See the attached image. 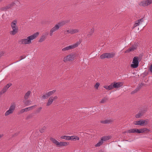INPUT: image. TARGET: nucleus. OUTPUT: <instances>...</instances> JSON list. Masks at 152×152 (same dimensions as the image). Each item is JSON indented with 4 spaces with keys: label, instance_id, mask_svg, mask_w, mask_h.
Here are the masks:
<instances>
[{
    "label": "nucleus",
    "instance_id": "1",
    "mask_svg": "<svg viewBox=\"0 0 152 152\" xmlns=\"http://www.w3.org/2000/svg\"><path fill=\"white\" fill-rule=\"evenodd\" d=\"M39 34L38 32H36L34 34L28 37L27 38L23 39L20 40L19 42L22 44H29L31 43V40L37 37Z\"/></svg>",
    "mask_w": 152,
    "mask_h": 152
},
{
    "label": "nucleus",
    "instance_id": "2",
    "mask_svg": "<svg viewBox=\"0 0 152 152\" xmlns=\"http://www.w3.org/2000/svg\"><path fill=\"white\" fill-rule=\"evenodd\" d=\"M17 21L16 20H13L11 23V26L12 30L10 31V34L14 35L18 32V27L16 26Z\"/></svg>",
    "mask_w": 152,
    "mask_h": 152
},
{
    "label": "nucleus",
    "instance_id": "3",
    "mask_svg": "<svg viewBox=\"0 0 152 152\" xmlns=\"http://www.w3.org/2000/svg\"><path fill=\"white\" fill-rule=\"evenodd\" d=\"M76 57L75 54L71 53L67 55L64 58V61L66 62L68 61H72L74 60Z\"/></svg>",
    "mask_w": 152,
    "mask_h": 152
},
{
    "label": "nucleus",
    "instance_id": "4",
    "mask_svg": "<svg viewBox=\"0 0 152 152\" xmlns=\"http://www.w3.org/2000/svg\"><path fill=\"white\" fill-rule=\"evenodd\" d=\"M80 44L79 42H77L76 43L73 45H70L62 49V51L63 52H66L67 51L71 49H74L76 47Z\"/></svg>",
    "mask_w": 152,
    "mask_h": 152
},
{
    "label": "nucleus",
    "instance_id": "5",
    "mask_svg": "<svg viewBox=\"0 0 152 152\" xmlns=\"http://www.w3.org/2000/svg\"><path fill=\"white\" fill-rule=\"evenodd\" d=\"M138 58V56H135L134 57L132 62L133 64L131 65V67L136 68L138 67L139 63V60Z\"/></svg>",
    "mask_w": 152,
    "mask_h": 152
},
{
    "label": "nucleus",
    "instance_id": "6",
    "mask_svg": "<svg viewBox=\"0 0 152 152\" xmlns=\"http://www.w3.org/2000/svg\"><path fill=\"white\" fill-rule=\"evenodd\" d=\"M115 56V53H105L103 54L100 56L101 59H104L105 58H110L113 57Z\"/></svg>",
    "mask_w": 152,
    "mask_h": 152
},
{
    "label": "nucleus",
    "instance_id": "7",
    "mask_svg": "<svg viewBox=\"0 0 152 152\" xmlns=\"http://www.w3.org/2000/svg\"><path fill=\"white\" fill-rule=\"evenodd\" d=\"M56 91V90H53L52 91H49L45 94H43L41 97V98L44 99H47L49 96L55 93Z\"/></svg>",
    "mask_w": 152,
    "mask_h": 152
},
{
    "label": "nucleus",
    "instance_id": "8",
    "mask_svg": "<svg viewBox=\"0 0 152 152\" xmlns=\"http://www.w3.org/2000/svg\"><path fill=\"white\" fill-rule=\"evenodd\" d=\"M15 108V104L12 103L11 104L9 109L6 112L5 114V116H7L10 114L12 113Z\"/></svg>",
    "mask_w": 152,
    "mask_h": 152
},
{
    "label": "nucleus",
    "instance_id": "9",
    "mask_svg": "<svg viewBox=\"0 0 152 152\" xmlns=\"http://www.w3.org/2000/svg\"><path fill=\"white\" fill-rule=\"evenodd\" d=\"M137 43H135L134 45H132L129 48L124 52L125 53H128L130 52L136 50L137 48Z\"/></svg>",
    "mask_w": 152,
    "mask_h": 152
},
{
    "label": "nucleus",
    "instance_id": "10",
    "mask_svg": "<svg viewBox=\"0 0 152 152\" xmlns=\"http://www.w3.org/2000/svg\"><path fill=\"white\" fill-rule=\"evenodd\" d=\"M137 133H148L149 131V130L147 128H144L143 129H137Z\"/></svg>",
    "mask_w": 152,
    "mask_h": 152
},
{
    "label": "nucleus",
    "instance_id": "11",
    "mask_svg": "<svg viewBox=\"0 0 152 152\" xmlns=\"http://www.w3.org/2000/svg\"><path fill=\"white\" fill-rule=\"evenodd\" d=\"M149 2L148 0L143 1L139 4L140 6L145 7L149 5Z\"/></svg>",
    "mask_w": 152,
    "mask_h": 152
},
{
    "label": "nucleus",
    "instance_id": "12",
    "mask_svg": "<svg viewBox=\"0 0 152 152\" xmlns=\"http://www.w3.org/2000/svg\"><path fill=\"white\" fill-rule=\"evenodd\" d=\"M12 85L11 83L8 84L7 85H6L2 89L1 91V94H3L5 92L8 90V88Z\"/></svg>",
    "mask_w": 152,
    "mask_h": 152
},
{
    "label": "nucleus",
    "instance_id": "13",
    "mask_svg": "<svg viewBox=\"0 0 152 152\" xmlns=\"http://www.w3.org/2000/svg\"><path fill=\"white\" fill-rule=\"evenodd\" d=\"M123 85V82H118L116 83L115 82L113 83V86L114 87H115V88H118L122 86Z\"/></svg>",
    "mask_w": 152,
    "mask_h": 152
},
{
    "label": "nucleus",
    "instance_id": "14",
    "mask_svg": "<svg viewBox=\"0 0 152 152\" xmlns=\"http://www.w3.org/2000/svg\"><path fill=\"white\" fill-rule=\"evenodd\" d=\"M69 21V20H65L57 24L59 26L60 28V27L62 26L65 25L66 23H68Z\"/></svg>",
    "mask_w": 152,
    "mask_h": 152
},
{
    "label": "nucleus",
    "instance_id": "15",
    "mask_svg": "<svg viewBox=\"0 0 152 152\" xmlns=\"http://www.w3.org/2000/svg\"><path fill=\"white\" fill-rule=\"evenodd\" d=\"M113 120L112 119H110L108 120H105L104 121H101L100 123L103 124H107L111 123L113 122Z\"/></svg>",
    "mask_w": 152,
    "mask_h": 152
},
{
    "label": "nucleus",
    "instance_id": "16",
    "mask_svg": "<svg viewBox=\"0 0 152 152\" xmlns=\"http://www.w3.org/2000/svg\"><path fill=\"white\" fill-rule=\"evenodd\" d=\"M69 143L68 142H59L57 145L58 147H61L62 146H65L68 145Z\"/></svg>",
    "mask_w": 152,
    "mask_h": 152
},
{
    "label": "nucleus",
    "instance_id": "17",
    "mask_svg": "<svg viewBox=\"0 0 152 152\" xmlns=\"http://www.w3.org/2000/svg\"><path fill=\"white\" fill-rule=\"evenodd\" d=\"M53 101V97H50L48 99L47 102L46 104V106H49L52 103Z\"/></svg>",
    "mask_w": 152,
    "mask_h": 152
},
{
    "label": "nucleus",
    "instance_id": "18",
    "mask_svg": "<svg viewBox=\"0 0 152 152\" xmlns=\"http://www.w3.org/2000/svg\"><path fill=\"white\" fill-rule=\"evenodd\" d=\"M143 18H142L141 19H139L138 20H137L136 21L134 25L133 28H134L136 26H139V25L140 23H141L143 22Z\"/></svg>",
    "mask_w": 152,
    "mask_h": 152
},
{
    "label": "nucleus",
    "instance_id": "19",
    "mask_svg": "<svg viewBox=\"0 0 152 152\" xmlns=\"http://www.w3.org/2000/svg\"><path fill=\"white\" fill-rule=\"evenodd\" d=\"M145 120H140L139 121H135L134 124L136 125H142L145 124Z\"/></svg>",
    "mask_w": 152,
    "mask_h": 152
},
{
    "label": "nucleus",
    "instance_id": "20",
    "mask_svg": "<svg viewBox=\"0 0 152 152\" xmlns=\"http://www.w3.org/2000/svg\"><path fill=\"white\" fill-rule=\"evenodd\" d=\"M23 102L25 105L28 106L31 104L32 103V101L29 100H26L23 101Z\"/></svg>",
    "mask_w": 152,
    "mask_h": 152
},
{
    "label": "nucleus",
    "instance_id": "21",
    "mask_svg": "<svg viewBox=\"0 0 152 152\" xmlns=\"http://www.w3.org/2000/svg\"><path fill=\"white\" fill-rule=\"evenodd\" d=\"M30 94L31 91H28L24 96V99L26 100L28 98Z\"/></svg>",
    "mask_w": 152,
    "mask_h": 152
},
{
    "label": "nucleus",
    "instance_id": "22",
    "mask_svg": "<svg viewBox=\"0 0 152 152\" xmlns=\"http://www.w3.org/2000/svg\"><path fill=\"white\" fill-rule=\"evenodd\" d=\"M59 28V26L56 24L52 28L51 30L53 32H54L55 31L58 30Z\"/></svg>",
    "mask_w": 152,
    "mask_h": 152
},
{
    "label": "nucleus",
    "instance_id": "23",
    "mask_svg": "<svg viewBox=\"0 0 152 152\" xmlns=\"http://www.w3.org/2000/svg\"><path fill=\"white\" fill-rule=\"evenodd\" d=\"M46 38V36L45 35H43L40 37L39 42H42Z\"/></svg>",
    "mask_w": 152,
    "mask_h": 152
},
{
    "label": "nucleus",
    "instance_id": "24",
    "mask_svg": "<svg viewBox=\"0 0 152 152\" xmlns=\"http://www.w3.org/2000/svg\"><path fill=\"white\" fill-rule=\"evenodd\" d=\"M137 129H133L129 130L128 131V132L129 133H137Z\"/></svg>",
    "mask_w": 152,
    "mask_h": 152
},
{
    "label": "nucleus",
    "instance_id": "25",
    "mask_svg": "<svg viewBox=\"0 0 152 152\" xmlns=\"http://www.w3.org/2000/svg\"><path fill=\"white\" fill-rule=\"evenodd\" d=\"M50 140L54 143L56 144V145H58V142L54 138H52V137H50Z\"/></svg>",
    "mask_w": 152,
    "mask_h": 152
},
{
    "label": "nucleus",
    "instance_id": "26",
    "mask_svg": "<svg viewBox=\"0 0 152 152\" xmlns=\"http://www.w3.org/2000/svg\"><path fill=\"white\" fill-rule=\"evenodd\" d=\"M61 138L62 139H64L67 140H70L71 138V137L68 136H62L61 137Z\"/></svg>",
    "mask_w": 152,
    "mask_h": 152
},
{
    "label": "nucleus",
    "instance_id": "27",
    "mask_svg": "<svg viewBox=\"0 0 152 152\" xmlns=\"http://www.w3.org/2000/svg\"><path fill=\"white\" fill-rule=\"evenodd\" d=\"M70 137H71V138L70 140H79V138L78 137L75 136H70Z\"/></svg>",
    "mask_w": 152,
    "mask_h": 152
},
{
    "label": "nucleus",
    "instance_id": "28",
    "mask_svg": "<svg viewBox=\"0 0 152 152\" xmlns=\"http://www.w3.org/2000/svg\"><path fill=\"white\" fill-rule=\"evenodd\" d=\"M110 138V136H106L103 137L101 138V140L105 141L106 140H109Z\"/></svg>",
    "mask_w": 152,
    "mask_h": 152
},
{
    "label": "nucleus",
    "instance_id": "29",
    "mask_svg": "<svg viewBox=\"0 0 152 152\" xmlns=\"http://www.w3.org/2000/svg\"><path fill=\"white\" fill-rule=\"evenodd\" d=\"M71 34H74L77 33L79 32V30L77 29H70Z\"/></svg>",
    "mask_w": 152,
    "mask_h": 152
},
{
    "label": "nucleus",
    "instance_id": "30",
    "mask_svg": "<svg viewBox=\"0 0 152 152\" xmlns=\"http://www.w3.org/2000/svg\"><path fill=\"white\" fill-rule=\"evenodd\" d=\"M144 85V83H141L138 85L137 88L138 90L139 91L141 88Z\"/></svg>",
    "mask_w": 152,
    "mask_h": 152
},
{
    "label": "nucleus",
    "instance_id": "31",
    "mask_svg": "<svg viewBox=\"0 0 152 152\" xmlns=\"http://www.w3.org/2000/svg\"><path fill=\"white\" fill-rule=\"evenodd\" d=\"M108 99V97H105L103 98L100 102V103H104Z\"/></svg>",
    "mask_w": 152,
    "mask_h": 152
},
{
    "label": "nucleus",
    "instance_id": "32",
    "mask_svg": "<svg viewBox=\"0 0 152 152\" xmlns=\"http://www.w3.org/2000/svg\"><path fill=\"white\" fill-rule=\"evenodd\" d=\"M103 143V141H100L98 143L96 144L95 146L96 147L99 146L102 144Z\"/></svg>",
    "mask_w": 152,
    "mask_h": 152
},
{
    "label": "nucleus",
    "instance_id": "33",
    "mask_svg": "<svg viewBox=\"0 0 152 152\" xmlns=\"http://www.w3.org/2000/svg\"><path fill=\"white\" fill-rule=\"evenodd\" d=\"M10 9V7L9 6V5H8L7 6L4 7H2L1 8V10H2L5 11L6 10Z\"/></svg>",
    "mask_w": 152,
    "mask_h": 152
},
{
    "label": "nucleus",
    "instance_id": "34",
    "mask_svg": "<svg viewBox=\"0 0 152 152\" xmlns=\"http://www.w3.org/2000/svg\"><path fill=\"white\" fill-rule=\"evenodd\" d=\"M33 116H34V114L33 113H31V114H29L27 116V117H26V119H30V118H32Z\"/></svg>",
    "mask_w": 152,
    "mask_h": 152
},
{
    "label": "nucleus",
    "instance_id": "35",
    "mask_svg": "<svg viewBox=\"0 0 152 152\" xmlns=\"http://www.w3.org/2000/svg\"><path fill=\"white\" fill-rule=\"evenodd\" d=\"M113 83H111L110 85L109 86V90H110L113 89L115 87H113Z\"/></svg>",
    "mask_w": 152,
    "mask_h": 152
},
{
    "label": "nucleus",
    "instance_id": "36",
    "mask_svg": "<svg viewBox=\"0 0 152 152\" xmlns=\"http://www.w3.org/2000/svg\"><path fill=\"white\" fill-rule=\"evenodd\" d=\"M94 29L93 28H92L91 29V31H90L89 34L88 35V36L89 37L94 32Z\"/></svg>",
    "mask_w": 152,
    "mask_h": 152
},
{
    "label": "nucleus",
    "instance_id": "37",
    "mask_svg": "<svg viewBox=\"0 0 152 152\" xmlns=\"http://www.w3.org/2000/svg\"><path fill=\"white\" fill-rule=\"evenodd\" d=\"M15 4V3L12 2L11 4H8L10 7V8H11L13 6H14Z\"/></svg>",
    "mask_w": 152,
    "mask_h": 152
},
{
    "label": "nucleus",
    "instance_id": "38",
    "mask_svg": "<svg viewBox=\"0 0 152 152\" xmlns=\"http://www.w3.org/2000/svg\"><path fill=\"white\" fill-rule=\"evenodd\" d=\"M100 85V84L99 83H96L94 85V87L96 89H98Z\"/></svg>",
    "mask_w": 152,
    "mask_h": 152
},
{
    "label": "nucleus",
    "instance_id": "39",
    "mask_svg": "<svg viewBox=\"0 0 152 152\" xmlns=\"http://www.w3.org/2000/svg\"><path fill=\"white\" fill-rule=\"evenodd\" d=\"M46 129V127L45 126H43L42 129L40 130V131L41 133H42Z\"/></svg>",
    "mask_w": 152,
    "mask_h": 152
},
{
    "label": "nucleus",
    "instance_id": "40",
    "mask_svg": "<svg viewBox=\"0 0 152 152\" xmlns=\"http://www.w3.org/2000/svg\"><path fill=\"white\" fill-rule=\"evenodd\" d=\"M143 56V53L140 54L138 56V59L140 61L142 59V57Z\"/></svg>",
    "mask_w": 152,
    "mask_h": 152
},
{
    "label": "nucleus",
    "instance_id": "41",
    "mask_svg": "<svg viewBox=\"0 0 152 152\" xmlns=\"http://www.w3.org/2000/svg\"><path fill=\"white\" fill-rule=\"evenodd\" d=\"M138 91H139V90H138L137 88H136L134 90L131 92V94H133L137 92Z\"/></svg>",
    "mask_w": 152,
    "mask_h": 152
},
{
    "label": "nucleus",
    "instance_id": "42",
    "mask_svg": "<svg viewBox=\"0 0 152 152\" xmlns=\"http://www.w3.org/2000/svg\"><path fill=\"white\" fill-rule=\"evenodd\" d=\"M142 116L140 114V113H138L137 114L135 115V117L137 118H139L141 116Z\"/></svg>",
    "mask_w": 152,
    "mask_h": 152
},
{
    "label": "nucleus",
    "instance_id": "43",
    "mask_svg": "<svg viewBox=\"0 0 152 152\" xmlns=\"http://www.w3.org/2000/svg\"><path fill=\"white\" fill-rule=\"evenodd\" d=\"M42 109V107H39L36 110V112L37 113H39L41 111V110Z\"/></svg>",
    "mask_w": 152,
    "mask_h": 152
},
{
    "label": "nucleus",
    "instance_id": "44",
    "mask_svg": "<svg viewBox=\"0 0 152 152\" xmlns=\"http://www.w3.org/2000/svg\"><path fill=\"white\" fill-rule=\"evenodd\" d=\"M64 34H71V30H67L64 32Z\"/></svg>",
    "mask_w": 152,
    "mask_h": 152
},
{
    "label": "nucleus",
    "instance_id": "45",
    "mask_svg": "<svg viewBox=\"0 0 152 152\" xmlns=\"http://www.w3.org/2000/svg\"><path fill=\"white\" fill-rule=\"evenodd\" d=\"M26 57V56H21L20 57V60L19 61H20L23 59H24V58H25V57Z\"/></svg>",
    "mask_w": 152,
    "mask_h": 152
},
{
    "label": "nucleus",
    "instance_id": "46",
    "mask_svg": "<svg viewBox=\"0 0 152 152\" xmlns=\"http://www.w3.org/2000/svg\"><path fill=\"white\" fill-rule=\"evenodd\" d=\"M103 87L105 88L106 89L108 90H109V86H103Z\"/></svg>",
    "mask_w": 152,
    "mask_h": 152
},
{
    "label": "nucleus",
    "instance_id": "47",
    "mask_svg": "<svg viewBox=\"0 0 152 152\" xmlns=\"http://www.w3.org/2000/svg\"><path fill=\"white\" fill-rule=\"evenodd\" d=\"M146 111V110L145 109H143L141 110L140 111L142 112H143V114L145 113Z\"/></svg>",
    "mask_w": 152,
    "mask_h": 152
},
{
    "label": "nucleus",
    "instance_id": "48",
    "mask_svg": "<svg viewBox=\"0 0 152 152\" xmlns=\"http://www.w3.org/2000/svg\"><path fill=\"white\" fill-rule=\"evenodd\" d=\"M4 52H0V58L4 55Z\"/></svg>",
    "mask_w": 152,
    "mask_h": 152
},
{
    "label": "nucleus",
    "instance_id": "49",
    "mask_svg": "<svg viewBox=\"0 0 152 152\" xmlns=\"http://www.w3.org/2000/svg\"><path fill=\"white\" fill-rule=\"evenodd\" d=\"M36 106H37V105H34V106H31L30 107H29V110H32L34 107Z\"/></svg>",
    "mask_w": 152,
    "mask_h": 152
},
{
    "label": "nucleus",
    "instance_id": "50",
    "mask_svg": "<svg viewBox=\"0 0 152 152\" xmlns=\"http://www.w3.org/2000/svg\"><path fill=\"white\" fill-rule=\"evenodd\" d=\"M25 112V110L24 109H21L20 111V113H23L24 112Z\"/></svg>",
    "mask_w": 152,
    "mask_h": 152
},
{
    "label": "nucleus",
    "instance_id": "51",
    "mask_svg": "<svg viewBox=\"0 0 152 152\" xmlns=\"http://www.w3.org/2000/svg\"><path fill=\"white\" fill-rule=\"evenodd\" d=\"M24 109H25V112H27V111H29L30 110H29V107H27L26 108H25Z\"/></svg>",
    "mask_w": 152,
    "mask_h": 152
},
{
    "label": "nucleus",
    "instance_id": "52",
    "mask_svg": "<svg viewBox=\"0 0 152 152\" xmlns=\"http://www.w3.org/2000/svg\"><path fill=\"white\" fill-rule=\"evenodd\" d=\"M53 32L52 31H51V30H50V36H51L53 35Z\"/></svg>",
    "mask_w": 152,
    "mask_h": 152
},
{
    "label": "nucleus",
    "instance_id": "53",
    "mask_svg": "<svg viewBox=\"0 0 152 152\" xmlns=\"http://www.w3.org/2000/svg\"><path fill=\"white\" fill-rule=\"evenodd\" d=\"M58 99V97L57 96H55L54 97H53V100L56 99Z\"/></svg>",
    "mask_w": 152,
    "mask_h": 152
},
{
    "label": "nucleus",
    "instance_id": "54",
    "mask_svg": "<svg viewBox=\"0 0 152 152\" xmlns=\"http://www.w3.org/2000/svg\"><path fill=\"white\" fill-rule=\"evenodd\" d=\"M149 2V5L150 4H152V0H148Z\"/></svg>",
    "mask_w": 152,
    "mask_h": 152
},
{
    "label": "nucleus",
    "instance_id": "55",
    "mask_svg": "<svg viewBox=\"0 0 152 152\" xmlns=\"http://www.w3.org/2000/svg\"><path fill=\"white\" fill-rule=\"evenodd\" d=\"M139 113H140V114L142 116L143 114V112H142L140 111H139Z\"/></svg>",
    "mask_w": 152,
    "mask_h": 152
},
{
    "label": "nucleus",
    "instance_id": "56",
    "mask_svg": "<svg viewBox=\"0 0 152 152\" xmlns=\"http://www.w3.org/2000/svg\"><path fill=\"white\" fill-rule=\"evenodd\" d=\"M3 134H0V139L3 136Z\"/></svg>",
    "mask_w": 152,
    "mask_h": 152
},
{
    "label": "nucleus",
    "instance_id": "57",
    "mask_svg": "<svg viewBox=\"0 0 152 152\" xmlns=\"http://www.w3.org/2000/svg\"><path fill=\"white\" fill-rule=\"evenodd\" d=\"M16 135H17L16 134H14V135H13V136H16Z\"/></svg>",
    "mask_w": 152,
    "mask_h": 152
},
{
    "label": "nucleus",
    "instance_id": "58",
    "mask_svg": "<svg viewBox=\"0 0 152 152\" xmlns=\"http://www.w3.org/2000/svg\"><path fill=\"white\" fill-rule=\"evenodd\" d=\"M3 0H0V1H2Z\"/></svg>",
    "mask_w": 152,
    "mask_h": 152
}]
</instances>
